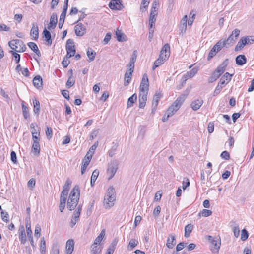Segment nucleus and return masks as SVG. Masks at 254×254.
Here are the masks:
<instances>
[{
    "label": "nucleus",
    "instance_id": "c85d7f7f",
    "mask_svg": "<svg viewBox=\"0 0 254 254\" xmlns=\"http://www.w3.org/2000/svg\"><path fill=\"white\" fill-rule=\"evenodd\" d=\"M39 141L40 140L33 141L32 150L35 154H38L40 153V146Z\"/></svg>",
    "mask_w": 254,
    "mask_h": 254
},
{
    "label": "nucleus",
    "instance_id": "4d7b16f0",
    "mask_svg": "<svg viewBox=\"0 0 254 254\" xmlns=\"http://www.w3.org/2000/svg\"><path fill=\"white\" fill-rule=\"evenodd\" d=\"M53 131L52 128L48 127H46V135L48 138L50 139L52 137Z\"/></svg>",
    "mask_w": 254,
    "mask_h": 254
},
{
    "label": "nucleus",
    "instance_id": "680f3d73",
    "mask_svg": "<svg viewBox=\"0 0 254 254\" xmlns=\"http://www.w3.org/2000/svg\"><path fill=\"white\" fill-rule=\"evenodd\" d=\"M149 3V1L148 0H142L140 10L143 11V8L146 9L148 7Z\"/></svg>",
    "mask_w": 254,
    "mask_h": 254
},
{
    "label": "nucleus",
    "instance_id": "0eeeda50",
    "mask_svg": "<svg viewBox=\"0 0 254 254\" xmlns=\"http://www.w3.org/2000/svg\"><path fill=\"white\" fill-rule=\"evenodd\" d=\"M221 246L220 238H216L212 239L211 242L210 249L213 253H218Z\"/></svg>",
    "mask_w": 254,
    "mask_h": 254
},
{
    "label": "nucleus",
    "instance_id": "7ed1b4c3",
    "mask_svg": "<svg viewBox=\"0 0 254 254\" xmlns=\"http://www.w3.org/2000/svg\"><path fill=\"white\" fill-rule=\"evenodd\" d=\"M169 56L170 45L169 44H165L161 49L159 58L155 61H158L162 64L168 59Z\"/></svg>",
    "mask_w": 254,
    "mask_h": 254
},
{
    "label": "nucleus",
    "instance_id": "473e14b6",
    "mask_svg": "<svg viewBox=\"0 0 254 254\" xmlns=\"http://www.w3.org/2000/svg\"><path fill=\"white\" fill-rule=\"evenodd\" d=\"M133 72L127 71L124 75V85L127 86L130 83Z\"/></svg>",
    "mask_w": 254,
    "mask_h": 254
},
{
    "label": "nucleus",
    "instance_id": "c9c22d12",
    "mask_svg": "<svg viewBox=\"0 0 254 254\" xmlns=\"http://www.w3.org/2000/svg\"><path fill=\"white\" fill-rule=\"evenodd\" d=\"M87 55L89 58V61L91 62L95 59L96 52L93 50L91 48H89L88 49L87 51Z\"/></svg>",
    "mask_w": 254,
    "mask_h": 254
},
{
    "label": "nucleus",
    "instance_id": "49530a36",
    "mask_svg": "<svg viewBox=\"0 0 254 254\" xmlns=\"http://www.w3.org/2000/svg\"><path fill=\"white\" fill-rule=\"evenodd\" d=\"M22 109L23 111V117L25 119H27L29 117L28 108L25 105L22 104Z\"/></svg>",
    "mask_w": 254,
    "mask_h": 254
},
{
    "label": "nucleus",
    "instance_id": "052dcab7",
    "mask_svg": "<svg viewBox=\"0 0 254 254\" xmlns=\"http://www.w3.org/2000/svg\"><path fill=\"white\" fill-rule=\"evenodd\" d=\"M68 191H66L65 190H63L61 197H60V200H63V201L66 200L67 198V196L68 195Z\"/></svg>",
    "mask_w": 254,
    "mask_h": 254
},
{
    "label": "nucleus",
    "instance_id": "c03bdc74",
    "mask_svg": "<svg viewBox=\"0 0 254 254\" xmlns=\"http://www.w3.org/2000/svg\"><path fill=\"white\" fill-rule=\"evenodd\" d=\"M92 248V252L93 254H99L101 251V248L98 247V245L94 246V244H92L91 246Z\"/></svg>",
    "mask_w": 254,
    "mask_h": 254
},
{
    "label": "nucleus",
    "instance_id": "4c0bfd02",
    "mask_svg": "<svg viewBox=\"0 0 254 254\" xmlns=\"http://www.w3.org/2000/svg\"><path fill=\"white\" fill-rule=\"evenodd\" d=\"M33 104L34 112L36 114L38 115L40 111V102L37 99H35L33 101Z\"/></svg>",
    "mask_w": 254,
    "mask_h": 254
},
{
    "label": "nucleus",
    "instance_id": "a18cd8bd",
    "mask_svg": "<svg viewBox=\"0 0 254 254\" xmlns=\"http://www.w3.org/2000/svg\"><path fill=\"white\" fill-rule=\"evenodd\" d=\"M249 237V233L248 231L244 229L241 231V239L243 241H246Z\"/></svg>",
    "mask_w": 254,
    "mask_h": 254
},
{
    "label": "nucleus",
    "instance_id": "69168bd1",
    "mask_svg": "<svg viewBox=\"0 0 254 254\" xmlns=\"http://www.w3.org/2000/svg\"><path fill=\"white\" fill-rule=\"evenodd\" d=\"M190 185V181L189 179L187 178H185L183 181V186L182 188L184 190H185Z\"/></svg>",
    "mask_w": 254,
    "mask_h": 254
},
{
    "label": "nucleus",
    "instance_id": "6ab92c4d",
    "mask_svg": "<svg viewBox=\"0 0 254 254\" xmlns=\"http://www.w3.org/2000/svg\"><path fill=\"white\" fill-rule=\"evenodd\" d=\"M30 35L33 37L34 40H37L39 37V30L37 24L33 23L30 30Z\"/></svg>",
    "mask_w": 254,
    "mask_h": 254
},
{
    "label": "nucleus",
    "instance_id": "aec40b11",
    "mask_svg": "<svg viewBox=\"0 0 254 254\" xmlns=\"http://www.w3.org/2000/svg\"><path fill=\"white\" fill-rule=\"evenodd\" d=\"M236 64L239 66H242L247 63V58L244 55H239L236 57Z\"/></svg>",
    "mask_w": 254,
    "mask_h": 254
},
{
    "label": "nucleus",
    "instance_id": "79ce46f5",
    "mask_svg": "<svg viewBox=\"0 0 254 254\" xmlns=\"http://www.w3.org/2000/svg\"><path fill=\"white\" fill-rule=\"evenodd\" d=\"M40 253L41 254H46V242L44 240V238H42L41 240L40 243Z\"/></svg>",
    "mask_w": 254,
    "mask_h": 254
},
{
    "label": "nucleus",
    "instance_id": "f8f14e48",
    "mask_svg": "<svg viewBox=\"0 0 254 254\" xmlns=\"http://www.w3.org/2000/svg\"><path fill=\"white\" fill-rule=\"evenodd\" d=\"M186 98V96L185 95L183 94L181 95L175 101L172 106L174 107L175 109L178 110L185 100Z\"/></svg>",
    "mask_w": 254,
    "mask_h": 254
},
{
    "label": "nucleus",
    "instance_id": "39448f33",
    "mask_svg": "<svg viewBox=\"0 0 254 254\" xmlns=\"http://www.w3.org/2000/svg\"><path fill=\"white\" fill-rule=\"evenodd\" d=\"M119 163L117 160H114L112 161L109 164L107 173L110 175L109 180L112 179L115 175L116 171L118 168Z\"/></svg>",
    "mask_w": 254,
    "mask_h": 254
},
{
    "label": "nucleus",
    "instance_id": "13d9d810",
    "mask_svg": "<svg viewBox=\"0 0 254 254\" xmlns=\"http://www.w3.org/2000/svg\"><path fill=\"white\" fill-rule=\"evenodd\" d=\"M19 239L21 243L24 244L27 241L26 234L22 233L21 234H19Z\"/></svg>",
    "mask_w": 254,
    "mask_h": 254
},
{
    "label": "nucleus",
    "instance_id": "423d86ee",
    "mask_svg": "<svg viewBox=\"0 0 254 254\" xmlns=\"http://www.w3.org/2000/svg\"><path fill=\"white\" fill-rule=\"evenodd\" d=\"M149 81L147 75L145 73L143 74L142 80L140 85V93L147 92L149 88Z\"/></svg>",
    "mask_w": 254,
    "mask_h": 254
},
{
    "label": "nucleus",
    "instance_id": "412c9836",
    "mask_svg": "<svg viewBox=\"0 0 254 254\" xmlns=\"http://www.w3.org/2000/svg\"><path fill=\"white\" fill-rule=\"evenodd\" d=\"M74 241L69 239L66 242V254H71L74 249Z\"/></svg>",
    "mask_w": 254,
    "mask_h": 254
},
{
    "label": "nucleus",
    "instance_id": "4468645a",
    "mask_svg": "<svg viewBox=\"0 0 254 254\" xmlns=\"http://www.w3.org/2000/svg\"><path fill=\"white\" fill-rule=\"evenodd\" d=\"M233 75V74H231L228 72H226L223 76L220 78L219 83L224 86L227 83L231 80V77Z\"/></svg>",
    "mask_w": 254,
    "mask_h": 254
},
{
    "label": "nucleus",
    "instance_id": "bf43d9fd",
    "mask_svg": "<svg viewBox=\"0 0 254 254\" xmlns=\"http://www.w3.org/2000/svg\"><path fill=\"white\" fill-rule=\"evenodd\" d=\"M224 87V86H222L220 84L218 83V85L216 87V89L213 93V96H215L217 95L220 91H221V89Z\"/></svg>",
    "mask_w": 254,
    "mask_h": 254
},
{
    "label": "nucleus",
    "instance_id": "dca6fc26",
    "mask_svg": "<svg viewBox=\"0 0 254 254\" xmlns=\"http://www.w3.org/2000/svg\"><path fill=\"white\" fill-rule=\"evenodd\" d=\"M203 103V101L202 99H198L193 101L190 104V106L193 110L197 111L200 108Z\"/></svg>",
    "mask_w": 254,
    "mask_h": 254
},
{
    "label": "nucleus",
    "instance_id": "58836bf2",
    "mask_svg": "<svg viewBox=\"0 0 254 254\" xmlns=\"http://www.w3.org/2000/svg\"><path fill=\"white\" fill-rule=\"evenodd\" d=\"M193 229V225L191 224H188L185 227V235L184 236L188 238L190 233L191 232Z\"/></svg>",
    "mask_w": 254,
    "mask_h": 254
},
{
    "label": "nucleus",
    "instance_id": "7c9ffc66",
    "mask_svg": "<svg viewBox=\"0 0 254 254\" xmlns=\"http://www.w3.org/2000/svg\"><path fill=\"white\" fill-rule=\"evenodd\" d=\"M25 226L28 237L32 236V231L31 229L30 218L29 216L27 217L25 219Z\"/></svg>",
    "mask_w": 254,
    "mask_h": 254
},
{
    "label": "nucleus",
    "instance_id": "a878e982",
    "mask_svg": "<svg viewBox=\"0 0 254 254\" xmlns=\"http://www.w3.org/2000/svg\"><path fill=\"white\" fill-rule=\"evenodd\" d=\"M176 244L175 236L173 234H170L167 239L166 246L168 248H172Z\"/></svg>",
    "mask_w": 254,
    "mask_h": 254
},
{
    "label": "nucleus",
    "instance_id": "1a4fd4ad",
    "mask_svg": "<svg viewBox=\"0 0 254 254\" xmlns=\"http://www.w3.org/2000/svg\"><path fill=\"white\" fill-rule=\"evenodd\" d=\"M86 28L82 23L77 24L74 27L75 34L78 36H82L86 33Z\"/></svg>",
    "mask_w": 254,
    "mask_h": 254
},
{
    "label": "nucleus",
    "instance_id": "ddd939ff",
    "mask_svg": "<svg viewBox=\"0 0 254 254\" xmlns=\"http://www.w3.org/2000/svg\"><path fill=\"white\" fill-rule=\"evenodd\" d=\"M228 64V59H225L214 71L221 75L225 70L226 67Z\"/></svg>",
    "mask_w": 254,
    "mask_h": 254
},
{
    "label": "nucleus",
    "instance_id": "2eb2a0df",
    "mask_svg": "<svg viewBox=\"0 0 254 254\" xmlns=\"http://www.w3.org/2000/svg\"><path fill=\"white\" fill-rule=\"evenodd\" d=\"M147 98V92L140 93L139 95V107L143 108L146 105Z\"/></svg>",
    "mask_w": 254,
    "mask_h": 254
},
{
    "label": "nucleus",
    "instance_id": "3c124183",
    "mask_svg": "<svg viewBox=\"0 0 254 254\" xmlns=\"http://www.w3.org/2000/svg\"><path fill=\"white\" fill-rule=\"evenodd\" d=\"M51 254H59V246L58 244H54L52 248Z\"/></svg>",
    "mask_w": 254,
    "mask_h": 254
},
{
    "label": "nucleus",
    "instance_id": "cd10ccee",
    "mask_svg": "<svg viewBox=\"0 0 254 254\" xmlns=\"http://www.w3.org/2000/svg\"><path fill=\"white\" fill-rule=\"evenodd\" d=\"M28 47L33 51L38 57L41 56L40 51L39 50L37 45L34 42H30L27 44Z\"/></svg>",
    "mask_w": 254,
    "mask_h": 254
},
{
    "label": "nucleus",
    "instance_id": "864d4df0",
    "mask_svg": "<svg viewBox=\"0 0 254 254\" xmlns=\"http://www.w3.org/2000/svg\"><path fill=\"white\" fill-rule=\"evenodd\" d=\"M217 52H218L213 47L209 53L207 60H210L216 54Z\"/></svg>",
    "mask_w": 254,
    "mask_h": 254
},
{
    "label": "nucleus",
    "instance_id": "ea45409f",
    "mask_svg": "<svg viewBox=\"0 0 254 254\" xmlns=\"http://www.w3.org/2000/svg\"><path fill=\"white\" fill-rule=\"evenodd\" d=\"M137 100V95L136 94H133L131 96H130L127 101V107H130L132 106L133 104Z\"/></svg>",
    "mask_w": 254,
    "mask_h": 254
},
{
    "label": "nucleus",
    "instance_id": "a211bd4d",
    "mask_svg": "<svg viewBox=\"0 0 254 254\" xmlns=\"http://www.w3.org/2000/svg\"><path fill=\"white\" fill-rule=\"evenodd\" d=\"M67 8H68V7L66 8V6H64L63 11L60 15V19H59V25H58L59 28L60 29H62V27L64 25V19H65L66 14V12L67 10Z\"/></svg>",
    "mask_w": 254,
    "mask_h": 254
},
{
    "label": "nucleus",
    "instance_id": "de8ad7c7",
    "mask_svg": "<svg viewBox=\"0 0 254 254\" xmlns=\"http://www.w3.org/2000/svg\"><path fill=\"white\" fill-rule=\"evenodd\" d=\"M75 83V80L73 79L72 75H70L66 82V85L67 88H70L73 86Z\"/></svg>",
    "mask_w": 254,
    "mask_h": 254
},
{
    "label": "nucleus",
    "instance_id": "f03ea898",
    "mask_svg": "<svg viewBox=\"0 0 254 254\" xmlns=\"http://www.w3.org/2000/svg\"><path fill=\"white\" fill-rule=\"evenodd\" d=\"M8 45L12 50L16 52H24L26 50V47L24 42L19 39H14L8 42Z\"/></svg>",
    "mask_w": 254,
    "mask_h": 254
},
{
    "label": "nucleus",
    "instance_id": "6e6d98bb",
    "mask_svg": "<svg viewBox=\"0 0 254 254\" xmlns=\"http://www.w3.org/2000/svg\"><path fill=\"white\" fill-rule=\"evenodd\" d=\"M242 38L243 40L245 45L248 44H252L254 41V39H250L249 36L242 37Z\"/></svg>",
    "mask_w": 254,
    "mask_h": 254
},
{
    "label": "nucleus",
    "instance_id": "f3484780",
    "mask_svg": "<svg viewBox=\"0 0 254 254\" xmlns=\"http://www.w3.org/2000/svg\"><path fill=\"white\" fill-rule=\"evenodd\" d=\"M57 16L55 13H52L50 17V22L49 25L48 26V29L50 30L51 29H54L57 24Z\"/></svg>",
    "mask_w": 254,
    "mask_h": 254
},
{
    "label": "nucleus",
    "instance_id": "8fccbe9b",
    "mask_svg": "<svg viewBox=\"0 0 254 254\" xmlns=\"http://www.w3.org/2000/svg\"><path fill=\"white\" fill-rule=\"evenodd\" d=\"M89 163L90 162L83 160L82 165L81 168V174H83L84 173Z\"/></svg>",
    "mask_w": 254,
    "mask_h": 254
},
{
    "label": "nucleus",
    "instance_id": "774afa93",
    "mask_svg": "<svg viewBox=\"0 0 254 254\" xmlns=\"http://www.w3.org/2000/svg\"><path fill=\"white\" fill-rule=\"evenodd\" d=\"M161 211V207L159 206L156 207L153 211V216L157 217L159 215Z\"/></svg>",
    "mask_w": 254,
    "mask_h": 254
},
{
    "label": "nucleus",
    "instance_id": "603ef678",
    "mask_svg": "<svg viewBox=\"0 0 254 254\" xmlns=\"http://www.w3.org/2000/svg\"><path fill=\"white\" fill-rule=\"evenodd\" d=\"M178 110L175 108L174 107L172 106V105L169 107L167 111L166 112V113L168 114H169L170 116H172Z\"/></svg>",
    "mask_w": 254,
    "mask_h": 254
},
{
    "label": "nucleus",
    "instance_id": "6e6552de",
    "mask_svg": "<svg viewBox=\"0 0 254 254\" xmlns=\"http://www.w3.org/2000/svg\"><path fill=\"white\" fill-rule=\"evenodd\" d=\"M109 7L113 10H121L124 7L121 0H112L109 4Z\"/></svg>",
    "mask_w": 254,
    "mask_h": 254
},
{
    "label": "nucleus",
    "instance_id": "e433bc0d",
    "mask_svg": "<svg viewBox=\"0 0 254 254\" xmlns=\"http://www.w3.org/2000/svg\"><path fill=\"white\" fill-rule=\"evenodd\" d=\"M118 240L117 239H114L112 243H111V244L110 245L108 249V250L107 251L109 252H111L113 254L115 249H116V246H117V244L118 243Z\"/></svg>",
    "mask_w": 254,
    "mask_h": 254
},
{
    "label": "nucleus",
    "instance_id": "e2e57ef3",
    "mask_svg": "<svg viewBox=\"0 0 254 254\" xmlns=\"http://www.w3.org/2000/svg\"><path fill=\"white\" fill-rule=\"evenodd\" d=\"M212 212L210 210L203 209L201 211V215L203 217H208L211 215Z\"/></svg>",
    "mask_w": 254,
    "mask_h": 254
},
{
    "label": "nucleus",
    "instance_id": "a19ab883",
    "mask_svg": "<svg viewBox=\"0 0 254 254\" xmlns=\"http://www.w3.org/2000/svg\"><path fill=\"white\" fill-rule=\"evenodd\" d=\"M220 74H218L215 71H214L211 76L209 77L208 79V82L209 83H213L216 81L220 77Z\"/></svg>",
    "mask_w": 254,
    "mask_h": 254
},
{
    "label": "nucleus",
    "instance_id": "4be33fe9",
    "mask_svg": "<svg viewBox=\"0 0 254 254\" xmlns=\"http://www.w3.org/2000/svg\"><path fill=\"white\" fill-rule=\"evenodd\" d=\"M188 21L187 16L185 15L183 16L181 20V23L180 25V30L181 33H184L185 32L187 28V23Z\"/></svg>",
    "mask_w": 254,
    "mask_h": 254
},
{
    "label": "nucleus",
    "instance_id": "f704fd0d",
    "mask_svg": "<svg viewBox=\"0 0 254 254\" xmlns=\"http://www.w3.org/2000/svg\"><path fill=\"white\" fill-rule=\"evenodd\" d=\"M226 41H222L221 40H219L214 46L213 47L219 52L221 50V49L226 46Z\"/></svg>",
    "mask_w": 254,
    "mask_h": 254
},
{
    "label": "nucleus",
    "instance_id": "2f4dec72",
    "mask_svg": "<svg viewBox=\"0 0 254 254\" xmlns=\"http://www.w3.org/2000/svg\"><path fill=\"white\" fill-rule=\"evenodd\" d=\"M80 215V212H74L72 218L71 219L70 222V226L71 227H73L76 224V223L78 221Z\"/></svg>",
    "mask_w": 254,
    "mask_h": 254
},
{
    "label": "nucleus",
    "instance_id": "bb28decb",
    "mask_svg": "<svg viewBox=\"0 0 254 254\" xmlns=\"http://www.w3.org/2000/svg\"><path fill=\"white\" fill-rule=\"evenodd\" d=\"M43 34L45 38V40L47 42V45L50 46L52 44L51 34L49 31L47 30L46 28L43 30Z\"/></svg>",
    "mask_w": 254,
    "mask_h": 254
},
{
    "label": "nucleus",
    "instance_id": "20e7f679",
    "mask_svg": "<svg viewBox=\"0 0 254 254\" xmlns=\"http://www.w3.org/2000/svg\"><path fill=\"white\" fill-rule=\"evenodd\" d=\"M66 50L67 51V55L65 57L66 58H69L75 55L76 50L73 40L69 39L67 40Z\"/></svg>",
    "mask_w": 254,
    "mask_h": 254
},
{
    "label": "nucleus",
    "instance_id": "b1692460",
    "mask_svg": "<svg viewBox=\"0 0 254 254\" xmlns=\"http://www.w3.org/2000/svg\"><path fill=\"white\" fill-rule=\"evenodd\" d=\"M157 15V12L156 10H154V11H151L149 19V25L151 28H153V26L156 22L155 16Z\"/></svg>",
    "mask_w": 254,
    "mask_h": 254
},
{
    "label": "nucleus",
    "instance_id": "393cba45",
    "mask_svg": "<svg viewBox=\"0 0 254 254\" xmlns=\"http://www.w3.org/2000/svg\"><path fill=\"white\" fill-rule=\"evenodd\" d=\"M42 78L40 75H37L34 77L33 79V83L36 88L38 89L42 87Z\"/></svg>",
    "mask_w": 254,
    "mask_h": 254
},
{
    "label": "nucleus",
    "instance_id": "c756f323",
    "mask_svg": "<svg viewBox=\"0 0 254 254\" xmlns=\"http://www.w3.org/2000/svg\"><path fill=\"white\" fill-rule=\"evenodd\" d=\"M116 35L118 41L123 42L127 40V37L125 34L118 29L116 31Z\"/></svg>",
    "mask_w": 254,
    "mask_h": 254
},
{
    "label": "nucleus",
    "instance_id": "09e8293b",
    "mask_svg": "<svg viewBox=\"0 0 254 254\" xmlns=\"http://www.w3.org/2000/svg\"><path fill=\"white\" fill-rule=\"evenodd\" d=\"M10 53L13 55L16 63H19L20 60V55L14 51H10Z\"/></svg>",
    "mask_w": 254,
    "mask_h": 254
},
{
    "label": "nucleus",
    "instance_id": "338daca9",
    "mask_svg": "<svg viewBox=\"0 0 254 254\" xmlns=\"http://www.w3.org/2000/svg\"><path fill=\"white\" fill-rule=\"evenodd\" d=\"M220 156L225 160H229L230 158V154L227 151H223L221 153Z\"/></svg>",
    "mask_w": 254,
    "mask_h": 254
},
{
    "label": "nucleus",
    "instance_id": "72a5a7b5",
    "mask_svg": "<svg viewBox=\"0 0 254 254\" xmlns=\"http://www.w3.org/2000/svg\"><path fill=\"white\" fill-rule=\"evenodd\" d=\"M105 230L103 229L101 231L99 235L95 239V240L94 242V243L93 244H94V246H95L96 245H98V244H99L100 243L102 240V239H103L104 237L105 236Z\"/></svg>",
    "mask_w": 254,
    "mask_h": 254
},
{
    "label": "nucleus",
    "instance_id": "37998d69",
    "mask_svg": "<svg viewBox=\"0 0 254 254\" xmlns=\"http://www.w3.org/2000/svg\"><path fill=\"white\" fill-rule=\"evenodd\" d=\"M245 46V45L244 43L243 40L242 38H241L240 39V40L239 41V42H238L236 46H235V51H239V50H241Z\"/></svg>",
    "mask_w": 254,
    "mask_h": 254
},
{
    "label": "nucleus",
    "instance_id": "9d476101",
    "mask_svg": "<svg viewBox=\"0 0 254 254\" xmlns=\"http://www.w3.org/2000/svg\"><path fill=\"white\" fill-rule=\"evenodd\" d=\"M115 201V196H107L104 197L105 208L106 209H109L114 204Z\"/></svg>",
    "mask_w": 254,
    "mask_h": 254
},
{
    "label": "nucleus",
    "instance_id": "5fc2aeb1",
    "mask_svg": "<svg viewBox=\"0 0 254 254\" xmlns=\"http://www.w3.org/2000/svg\"><path fill=\"white\" fill-rule=\"evenodd\" d=\"M115 189L113 188V187L111 186L110 187L107 191V194L106 195L107 196H115Z\"/></svg>",
    "mask_w": 254,
    "mask_h": 254
},
{
    "label": "nucleus",
    "instance_id": "f257e3e1",
    "mask_svg": "<svg viewBox=\"0 0 254 254\" xmlns=\"http://www.w3.org/2000/svg\"><path fill=\"white\" fill-rule=\"evenodd\" d=\"M80 190L78 186H75L71 190L67 200V207L71 211L76 207L79 200Z\"/></svg>",
    "mask_w": 254,
    "mask_h": 254
},
{
    "label": "nucleus",
    "instance_id": "0e129e2a",
    "mask_svg": "<svg viewBox=\"0 0 254 254\" xmlns=\"http://www.w3.org/2000/svg\"><path fill=\"white\" fill-rule=\"evenodd\" d=\"M1 216L2 219L3 221L6 222H7L8 221V214L7 212H4L3 211H1Z\"/></svg>",
    "mask_w": 254,
    "mask_h": 254
},
{
    "label": "nucleus",
    "instance_id": "9b49d317",
    "mask_svg": "<svg viewBox=\"0 0 254 254\" xmlns=\"http://www.w3.org/2000/svg\"><path fill=\"white\" fill-rule=\"evenodd\" d=\"M161 97H162V95H161V93L159 92H156V93L155 94V95L153 97L152 104V113H154L156 111L157 106H158V104L159 100L161 98Z\"/></svg>",
    "mask_w": 254,
    "mask_h": 254
},
{
    "label": "nucleus",
    "instance_id": "5701e85b",
    "mask_svg": "<svg viewBox=\"0 0 254 254\" xmlns=\"http://www.w3.org/2000/svg\"><path fill=\"white\" fill-rule=\"evenodd\" d=\"M197 72L198 68L196 67H194L191 70L187 72L185 74L183 75V77L185 78L184 82H185L187 79L193 77Z\"/></svg>",
    "mask_w": 254,
    "mask_h": 254
}]
</instances>
